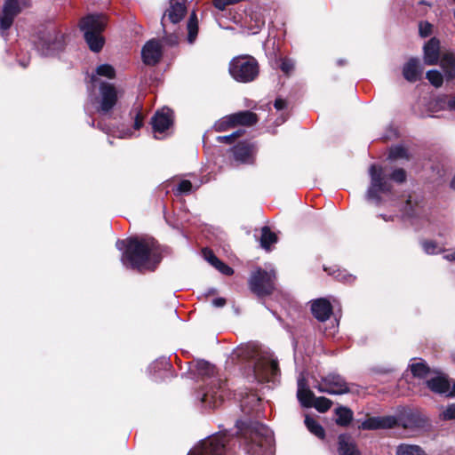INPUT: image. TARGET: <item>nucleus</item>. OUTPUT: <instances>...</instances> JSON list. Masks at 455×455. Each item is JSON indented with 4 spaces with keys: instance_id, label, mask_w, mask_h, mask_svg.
<instances>
[{
    "instance_id": "48",
    "label": "nucleus",
    "mask_w": 455,
    "mask_h": 455,
    "mask_svg": "<svg viewBox=\"0 0 455 455\" xmlns=\"http://www.w3.org/2000/svg\"><path fill=\"white\" fill-rule=\"evenodd\" d=\"M192 183L189 180H181L178 185L179 193H189L192 190Z\"/></svg>"
},
{
    "instance_id": "30",
    "label": "nucleus",
    "mask_w": 455,
    "mask_h": 455,
    "mask_svg": "<svg viewBox=\"0 0 455 455\" xmlns=\"http://www.w3.org/2000/svg\"><path fill=\"white\" fill-rule=\"evenodd\" d=\"M305 425L307 429L315 436L323 439L324 437V430L323 427L314 419L309 416L305 418Z\"/></svg>"
},
{
    "instance_id": "31",
    "label": "nucleus",
    "mask_w": 455,
    "mask_h": 455,
    "mask_svg": "<svg viewBox=\"0 0 455 455\" xmlns=\"http://www.w3.org/2000/svg\"><path fill=\"white\" fill-rule=\"evenodd\" d=\"M410 367L412 375L419 379H425L430 373V369L423 362L411 363Z\"/></svg>"
},
{
    "instance_id": "43",
    "label": "nucleus",
    "mask_w": 455,
    "mask_h": 455,
    "mask_svg": "<svg viewBox=\"0 0 455 455\" xmlns=\"http://www.w3.org/2000/svg\"><path fill=\"white\" fill-rule=\"evenodd\" d=\"M197 367L199 371L205 375L212 374L214 371V367L205 361L199 362Z\"/></svg>"
},
{
    "instance_id": "46",
    "label": "nucleus",
    "mask_w": 455,
    "mask_h": 455,
    "mask_svg": "<svg viewBox=\"0 0 455 455\" xmlns=\"http://www.w3.org/2000/svg\"><path fill=\"white\" fill-rule=\"evenodd\" d=\"M203 253H204V259L212 265V266H215L217 263H219V259L214 255V253L210 251V250H207V249H204L203 251Z\"/></svg>"
},
{
    "instance_id": "24",
    "label": "nucleus",
    "mask_w": 455,
    "mask_h": 455,
    "mask_svg": "<svg viewBox=\"0 0 455 455\" xmlns=\"http://www.w3.org/2000/svg\"><path fill=\"white\" fill-rule=\"evenodd\" d=\"M393 418H370L362 423L363 429L389 428L395 424Z\"/></svg>"
},
{
    "instance_id": "29",
    "label": "nucleus",
    "mask_w": 455,
    "mask_h": 455,
    "mask_svg": "<svg viewBox=\"0 0 455 455\" xmlns=\"http://www.w3.org/2000/svg\"><path fill=\"white\" fill-rule=\"evenodd\" d=\"M336 423L339 426L346 427L351 422L353 412L347 407H339L336 409Z\"/></svg>"
},
{
    "instance_id": "8",
    "label": "nucleus",
    "mask_w": 455,
    "mask_h": 455,
    "mask_svg": "<svg viewBox=\"0 0 455 455\" xmlns=\"http://www.w3.org/2000/svg\"><path fill=\"white\" fill-rule=\"evenodd\" d=\"M275 272L274 269L269 271L258 268L252 272L249 286L253 293L259 297L270 295L275 288Z\"/></svg>"
},
{
    "instance_id": "14",
    "label": "nucleus",
    "mask_w": 455,
    "mask_h": 455,
    "mask_svg": "<svg viewBox=\"0 0 455 455\" xmlns=\"http://www.w3.org/2000/svg\"><path fill=\"white\" fill-rule=\"evenodd\" d=\"M172 111L168 108H163L156 111L151 120L152 127L155 132V138L160 139L157 133H163L172 124Z\"/></svg>"
},
{
    "instance_id": "61",
    "label": "nucleus",
    "mask_w": 455,
    "mask_h": 455,
    "mask_svg": "<svg viewBox=\"0 0 455 455\" xmlns=\"http://www.w3.org/2000/svg\"><path fill=\"white\" fill-rule=\"evenodd\" d=\"M99 129L104 130V129L100 126V124H99Z\"/></svg>"
},
{
    "instance_id": "10",
    "label": "nucleus",
    "mask_w": 455,
    "mask_h": 455,
    "mask_svg": "<svg viewBox=\"0 0 455 455\" xmlns=\"http://www.w3.org/2000/svg\"><path fill=\"white\" fill-rule=\"evenodd\" d=\"M321 393L329 395H343L350 392L348 384L344 378L339 374H329L315 386Z\"/></svg>"
},
{
    "instance_id": "15",
    "label": "nucleus",
    "mask_w": 455,
    "mask_h": 455,
    "mask_svg": "<svg viewBox=\"0 0 455 455\" xmlns=\"http://www.w3.org/2000/svg\"><path fill=\"white\" fill-rule=\"evenodd\" d=\"M187 12L186 0H171L170 7L164 12L162 18V25L164 28L166 21L176 24L179 23Z\"/></svg>"
},
{
    "instance_id": "21",
    "label": "nucleus",
    "mask_w": 455,
    "mask_h": 455,
    "mask_svg": "<svg viewBox=\"0 0 455 455\" xmlns=\"http://www.w3.org/2000/svg\"><path fill=\"white\" fill-rule=\"evenodd\" d=\"M297 397L303 407H312L315 400L314 393L307 387L305 378L301 375L298 379Z\"/></svg>"
},
{
    "instance_id": "39",
    "label": "nucleus",
    "mask_w": 455,
    "mask_h": 455,
    "mask_svg": "<svg viewBox=\"0 0 455 455\" xmlns=\"http://www.w3.org/2000/svg\"><path fill=\"white\" fill-rule=\"evenodd\" d=\"M243 133V130L239 129L230 135L217 137V140L220 142L231 144L235 141V140H236L238 137H240Z\"/></svg>"
},
{
    "instance_id": "32",
    "label": "nucleus",
    "mask_w": 455,
    "mask_h": 455,
    "mask_svg": "<svg viewBox=\"0 0 455 455\" xmlns=\"http://www.w3.org/2000/svg\"><path fill=\"white\" fill-rule=\"evenodd\" d=\"M188 40L190 44H192L196 40L197 32H198L197 18H196V14L195 12H193L189 17V20L188 22Z\"/></svg>"
},
{
    "instance_id": "18",
    "label": "nucleus",
    "mask_w": 455,
    "mask_h": 455,
    "mask_svg": "<svg viewBox=\"0 0 455 455\" xmlns=\"http://www.w3.org/2000/svg\"><path fill=\"white\" fill-rule=\"evenodd\" d=\"M427 385L435 393L455 396V383L451 387L450 381L444 376L432 378L427 381Z\"/></svg>"
},
{
    "instance_id": "56",
    "label": "nucleus",
    "mask_w": 455,
    "mask_h": 455,
    "mask_svg": "<svg viewBox=\"0 0 455 455\" xmlns=\"http://www.w3.org/2000/svg\"><path fill=\"white\" fill-rule=\"evenodd\" d=\"M448 107L451 108V109H453L455 110V97L451 99L449 101H448Z\"/></svg>"
},
{
    "instance_id": "45",
    "label": "nucleus",
    "mask_w": 455,
    "mask_h": 455,
    "mask_svg": "<svg viewBox=\"0 0 455 455\" xmlns=\"http://www.w3.org/2000/svg\"><path fill=\"white\" fill-rule=\"evenodd\" d=\"M442 417L443 419H455V403L449 405L443 412Z\"/></svg>"
},
{
    "instance_id": "51",
    "label": "nucleus",
    "mask_w": 455,
    "mask_h": 455,
    "mask_svg": "<svg viewBox=\"0 0 455 455\" xmlns=\"http://www.w3.org/2000/svg\"><path fill=\"white\" fill-rule=\"evenodd\" d=\"M274 106L277 110H282L286 107V102L283 99H276Z\"/></svg>"
},
{
    "instance_id": "3",
    "label": "nucleus",
    "mask_w": 455,
    "mask_h": 455,
    "mask_svg": "<svg viewBox=\"0 0 455 455\" xmlns=\"http://www.w3.org/2000/svg\"><path fill=\"white\" fill-rule=\"evenodd\" d=\"M237 355L253 358L252 377L258 382L273 381L279 373L277 361L268 351L247 346L244 348H240L237 351Z\"/></svg>"
},
{
    "instance_id": "26",
    "label": "nucleus",
    "mask_w": 455,
    "mask_h": 455,
    "mask_svg": "<svg viewBox=\"0 0 455 455\" xmlns=\"http://www.w3.org/2000/svg\"><path fill=\"white\" fill-rule=\"evenodd\" d=\"M234 124L252 125L257 123V116L251 111H242L231 115Z\"/></svg>"
},
{
    "instance_id": "37",
    "label": "nucleus",
    "mask_w": 455,
    "mask_h": 455,
    "mask_svg": "<svg viewBox=\"0 0 455 455\" xmlns=\"http://www.w3.org/2000/svg\"><path fill=\"white\" fill-rule=\"evenodd\" d=\"M279 68L283 73L289 76L291 75L295 68V62L289 58H281L279 60Z\"/></svg>"
},
{
    "instance_id": "23",
    "label": "nucleus",
    "mask_w": 455,
    "mask_h": 455,
    "mask_svg": "<svg viewBox=\"0 0 455 455\" xmlns=\"http://www.w3.org/2000/svg\"><path fill=\"white\" fill-rule=\"evenodd\" d=\"M445 76L449 79L455 78V54L452 52H443L438 60Z\"/></svg>"
},
{
    "instance_id": "47",
    "label": "nucleus",
    "mask_w": 455,
    "mask_h": 455,
    "mask_svg": "<svg viewBox=\"0 0 455 455\" xmlns=\"http://www.w3.org/2000/svg\"><path fill=\"white\" fill-rule=\"evenodd\" d=\"M214 267L226 275H231L234 273L233 269L230 267H228L220 260H219V263H217L214 266Z\"/></svg>"
},
{
    "instance_id": "9",
    "label": "nucleus",
    "mask_w": 455,
    "mask_h": 455,
    "mask_svg": "<svg viewBox=\"0 0 455 455\" xmlns=\"http://www.w3.org/2000/svg\"><path fill=\"white\" fill-rule=\"evenodd\" d=\"M228 436L225 434L214 435L201 441L188 455H225Z\"/></svg>"
},
{
    "instance_id": "52",
    "label": "nucleus",
    "mask_w": 455,
    "mask_h": 455,
    "mask_svg": "<svg viewBox=\"0 0 455 455\" xmlns=\"http://www.w3.org/2000/svg\"><path fill=\"white\" fill-rule=\"evenodd\" d=\"M143 124L142 116L140 113L136 114V118L134 122V130H139Z\"/></svg>"
},
{
    "instance_id": "58",
    "label": "nucleus",
    "mask_w": 455,
    "mask_h": 455,
    "mask_svg": "<svg viewBox=\"0 0 455 455\" xmlns=\"http://www.w3.org/2000/svg\"><path fill=\"white\" fill-rule=\"evenodd\" d=\"M177 43H178L177 36H172L171 39H170V44H176Z\"/></svg>"
},
{
    "instance_id": "16",
    "label": "nucleus",
    "mask_w": 455,
    "mask_h": 455,
    "mask_svg": "<svg viewBox=\"0 0 455 455\" xmlns=\"http://www.w3.org/2000/svg\"><path fill=\"white\" fill-rule=\"evenodd\" d=\"M232 151L236 162L241 164H252L257 149L253 143L244 141L235 146Z\"/></svg>"
},
{
    "instance_id": "27",
    "label": "nucleus",
    "mask_w": 455,
    "mask_h": 455,
    "mask_svg": "<svg viewBox=\"0 0 455 455\" xmlns=\"http://www.w3.org/2000/svg\"><path fill=\"white\" fill-rule=\"evenodd\" d=\"M396 455H427L426 451L416 444L401 443L396 447Z\"/></svg>"
},
{
    "instance_id": "13",
    "label": "nucleus",
    "mask_w": 455,
    "mask_h": 455,
    "mask_svg": "<svg viewBox=\"0 0 455 455\" xmlns=\"http://www.w3.org/2000/svg\"><path fill=\"white\" fill-rule=\"evenodd\" d=\"M20 5L19 0H7L3 7L0 16V34L6 36L7 30L12 27L14 18L20 13Z\"/></svg>"
},
{
    "instance_id": "54",
    "label": "nucleus",
    "mask_w": 455,
    "mask_h": 455,
    "mask_svg": "<svg viewBox=\"0 0 455 455\" xmlns=\"http://www.w3.org/2000/svg\"><path fill=\"white\" fill-rule=\"evenodd\" d=\"M264 20L259 19L256 22V29H252L251 33L256 34L264 26Z\"/></svg>"
},
{
    "instance_id": "11",
    "label": "nucleus",
    "mask_w": 455,
    "mask_h": 455,
    "mask_svg": "<svg viewBox=\"0 0 455 455\" xmlns=\"http://www.w3.org/2000/svg\"><path fill=\"white\" fill-rule=\"evenodd\" d=\"M225 388L220 380H213L204 391L202 403L209 408L219 407L224 399Z\"/></svg>"
},
{
    "instance_id": "36",
    "label": "nucleus",
    "mask_w": 455,
    "mask_h": 455,
    "mask_svg": "<svg viewBox=\"0 0 455 455\" xmlns=\"http://www.w3.org/2000/svg\"><path fill=\"white\" fill-rule=\"evenodd\" d=\"M233 126H235V124L232 120V116L230 115V116H227L221 118L220 120H219L218 122H216L214 124V129L216 132H224L227 129L233 127Z\"/></svg>"
},
{
    "instance_id": "38",
    "label": "nucleus",
    "mask_w": 455,
    "mask_h": 455,
    "mask_svg": "<svg viewBox=\"0 0 455 455\" xmlns=\"http://www.w3.org/2000/svg\"><path fill=\"white\" fill-rule=\"evenodd\" d=\"M389 158L393 160L408 158L407 150L403 146H396L390 149Z\"/></svg>"
},
{
    "instance_id": "57",
    "label": "nucleus",
    "mask_w": 455,
    "mask_h": 455,
    "mask_svg": "<svg viewBox=\"0 0 455 455\" xmlns=\"http://www.w3.org/2000/svg\"><path fill=\"white\" fill-rule=\"evenodd\" d=\"M156 363H160V364L164 365V367L169 366V363L167 362V360L165 358H163L160 362H156Z\"/></svg>"
},
{
    "instance_id": "28",
    "label": "nucleus",
    "mask_w": 455,
    "mask_h": 455,
    "mask_svg": "<svg viewBox=\"0 0 455 455\" xmlns=\"http://www.w3.org/2000/svg\"><path fill=\"white\" fill-rule=\"evenodd\" d=\"M277 242L276 235L272 232L268 227H263L261 229L260 245L263 249L269 251L270 245Z\"/></svg>"
},
{
    "instance_id": "4",
    "label": "nucleus",
    "mask_w": 455,
    "mask_h": 455,
    "mask_svg": "<svg viewBox=\"0 0 455 455\" xmlns=\"http://www.w3.org/2000/svg\"><path fill=\"white\" fill-rule=\"evenodd\" d=\"M107 26V18L103 14H89L84 17L79 27L89 48L95 52H100L104 45L102 32Z\"/></svg>"
},
{
    "instance_id": "33",
    "label": "nucleus",
    "mask_w": 455,
    "mask_h": 455,
    "mask_svg": "<svg viewBox=\"0 0 455 455\" xmlns=\"http://www.w3.org/2000/svg\"><path fill=\"white\" fill-rule=\"evenodd\" d=\"M96 75L112 79L116 76V70L109 64H102L96 68Z\"/></svg>"
},
{
    "instance_id": "41",
    "label": "nucleus",
    "mask_w": 455,
    "mask_h": 455,
    "mask_svg": "<svg viewBox=\"0 0 455 455\" xmlns=\"http://www.w3.org/2000/svg\"><path fill=\"white\" fill-rule=\"evenodd\" d=\"M419 35L427 37L432 33V25L427 21H422L419 25Z\"/></svg>"
},
{
    "instance_id": "22",
    "label": "nucleus",
    "mask_w": 455,
    "mask_h": 455,
    "mask_svg": "<svg viewBox=\"0 0 455 455\" xmlns=\"http://www.w3.org/2000/svg\"><path fill=\"white\" fill-rule=\"evenodd\" d=\"M422 74V68L420 67L419 60L411 58L403 66V75L404 78L409 82H416L419 80Z\"/></svg>"
},
{
    "instance_id": "20",
    "label": "nucleus",
    "mask_w": 455,
    "mask_h": 455,
    "mask_svg": "<svg viewBox=\"0 0 455 455\" xmlns=\"http://www.w3.org/2000/svg\"><path fill=\"white\" fill-rule=\"evenodd\" d=\"M311 311L317 320L324 322L331 315L332 307L326 299H318L312 301Z\"/></svg>"
},
{
    "instance_id": "50",
    "label": "nucleus",
    "mask_w": 455,
    "mask_h": 455,
    "mask_svg": "<svg viewBox=\"0 0 455 455\" xmlns=\"http://www.w3.org/2000/svg\"><path fill=\"white\" fill-rule=\"evenodd\" d=\"M113 135L118 138H128L132 136V132L131 131H115L113 132Z\"/></svg>"
},
{
    "instance_id": "5",
    "label": "nucleus",
    "mask_w": 455,
    "mask_h": 455,
    "mask_svg": "<svg viewBox=\"0 0 455 455\" xmlns=\"http://www.w3.org/2000/svg\"><path fill=\"white\" fill-rule=\"evenodd\" d=\"M229 74L239 83L254 81L259 73L257 60L251 55H239L234 57L229 62Z\"/></svg>"
},
{
    "instance_id": "25",
    "label": "nucleus",
    "mask_w": 455,
    "mask_h": 455,
    "mask_svg": "<svg viewBox=\"0 0 455 455\" xmlns=\"http://www.w3.org/2000/svg\"><path fill=\"white\" fill-rule=\"evenodd\" d=\"M339 455H360L355 444L351 438L346 435L339 436Z\"/></svg>"
},
{
    "instance_id": "42",
    "label": "nucleus",
    "mask_w": 455,
    "mask_h": 455,
    "mask_svg": "<svg viewBox=\"0 0 455 455\" xmlns=\"http://www.w3.org/2000/svg\"><path fill=\"white\" fill-rule=\"evenodd\" d=\"M242 1L243 0H213V4L217 9L223 11L228 5L235 4Z\"/></svg>"
},
{
    "instance_id": "6",
    "label": "nucleus",
    "mask_w": 455,
    "mask_h": 455,
    "mask_svg": "<svg viewBox=\"0 0 455 455\" xmlns=\"http://www.w3.org/2000/svg\"><path fill=\"white\" fill-rule=\"evenodd\" d=\"M33 44L41 55L49 56L64 48L65 36L55 28H44L34 36Z\"/></svg>"
},
{
    "instance_id": "59",
    "label": "nucleus",
    "mask_w": 455,
    "mask_h": 455,
    "mask_svg": "<svg viewBox=\"0 0 455 455\" xmlns=\"http://www.w3.org/2000/svg\"><path fill=\"white\" fill-rule=\"evenodd\" d=\"M451 187L455 189V178L451 180Z\"/></svg>"
},
{
    "instance_id": "35",
    "label": "nucleus",
    "mask_w": 455,
    "mask_h": 455,
    "mask_svg": "<svg viewBox=\"0 0 455 455\" xmlns=\"http://www.w3.org/2000/svg\"><path fill=\"white\" fill-rule=\"evenodd\" d=\"M426 77L435 87H440L443 84V78L438 70L427 71Z\"/></svg>"
},
{
    "instance_id": "19",
    "label": "nucleus",
    "mask_w": 455,
    "mask_h": 455,
    "mask_svg": "<svg viewBox=\"0 0 455 455\" xmlns=\"http://www.w3.org/2000/svg\"><path fill=\"white\" fill-rule=\"evenodd\" d=\"M441 55L440 41L435 37H432L424 45V61L427 65H435L438 63Z\"/></svg>"
},
{
    "instance_id": "53",
    "label": "nucleus",
    "mask_w": 455,
    "mask_h": 455,
    "mask_svg": "<svg viewBox=\"0 0 455 455\" xmlns=\"http://www.w3.org/2000/svg\"><path fill=\"white\" fill-rule=\"evenodd\" d=\"M226 304V299L223 298H217L212 300V305L216 307H221Z\"/></svg>"
},
{
    "instance_id": "55",
    "label": "nucleus",
    "mask_w": 455,
    "mask_h": 455,
    "mask_svg": "<svg viewBox=\"0 0 455 455\" xmlns=\"http://www.w3.org/2000/svg\"><path fill=\"white\" fill-rule=\"evenodd\" d=\"M443 258L448 260H455V251L453 252H449L445 254Z\"/></svg>"
},
{
    "instance_id": "2",
    "label": "nucleus",
    "mask_w": 455,
    "mask_h": 455,
    "mask_svg": "<svg viewBox=\"0 0 455 455\" xmlns=\"http://www.w3.org/2000/svg\"><path fill=\"white\" fill-rule=\"evenodd\" d=\"M242 438L247 455H274V435L267 426L252 423L245 427Z\"/></svg>"
},
{
    "instance_id": "1",
    "label": "nucleus",
    "mask_w": 455,
    "mask_h": 455,
    "mask_svg": "<svg viewBox=\"0 0 455 455\" xmlns=\"http://www.w3.org/2000/svg\"><path fill=\"white\" fill-rule=\"evenodd\" d=\"M116 246L124 251L121 260L126 267L138 271H153L161 261L157 243L152 238L117 240Z\"/></svg>"
},
{
    "instance_id": "40",
    "label": "nucleus",
    "mask_w": 455,
    "mask_h": 455,
    "mask_svg": "<svg viewBox=\"0 0 455 455\" xmlns=\"http://www.w3.org/2000/svg\"><path fill=\"white\" fill-rule=\"evenodd\" d=\"M422 247L427 254H435L441 251L435 243L429 241L423 242Z\"/></svg>"
},
{
    "instance_id": "49",
    "label": "nucleus",
    "mask_w": 455,
    "mask_h": 455,
    "mask_svg": "<svg viewBox=\"0 0 455 455\" xmlns=\"http://www.w3.org/2000/svg\"><path fill=\"white\" fill-rule=\"evenodd\" d=\"M337 277L345 283H352L355 280V277L352 275L339 273Z\"/></svg>"
},
{
    "instance_id": "60",
    "label": "nucleus",
    "mask_w": 455,
    "mask_h": 455,
    "mask_svg": "<svg viewBox=\"0 0 455 455\" xmlns=\"http://www.w3.org/2000/svg\"><path fill=\"white\" fill-rule=\"evenodd\" d=\"M92 83H96V82H97V78H96V76H92Z\"/></svg>"
},
{
    "instance_id": "12",
    "label": "nucleus",
    "mask_w": 455,
    "mask_h": 455,
    "mask_svg": "<svg viewBox=\"0 0 455 455\" xmlns=\"http://www.w3.org/2000/svg\"><path fill=\"white\" fill-rule=\"evenodd\" d=\"M100 94V100L98 111L103 114L108 113L117 102L118 92L113 84L101 83Z\"/></svg>"
},
{
    "instance_id": "7",
    "label": "nucleus",
    "mask_w": 455,
    "mask_h": 455,
    "mask_svg": "<svg viewBox=\"0 0 455 455\" xmlns=\"http://www.w3.org/2000/svg\"><path fill=\"white\" fill-rule=\"evenodd\" d=\"M371 184L366 192V199L377 205L381 204L380 194H387L392 190V185L387 180L384 169L380 165L371 164L369 168Z\"/></svg>"
},
{
    "instance_id": "17",
    "label": "nucleus",
    "mask_w": 455,
    "mask_h": 455,
    "mask_svg": "<svg viewBox=\"0 0 455 455\" xmlns=\"http://www.w3.org/2000/svg\"><path fill=\"white\" fill-rule=\"evenodd\" d=\"M141 56L147 65H156L162 57V47L158 41L149 40L142 48Z\"/></svg>"
},
{
    "instance_id": "34",
    "label": "nucleus",
    "mask_w": 455,
    "mask_h": 455,
    "mask_svg": "<svg viewBox=\"0 0 455 455\" xmlns=\"http://www.w3.org/2000/svg\"><path fill=\"white\" fill-rule=\"evenodd\" d=\"M331 406V401L325 397H315L312 407H315L320 412L327 411Z\"/></svg>"
},
{
    "instance_id": "44",
    "label": "nucleus",
    "mask_w": 455,
    "mask_h": 455,
    "mask_svg": "<svg viewBox=\"0 0 455 455\" xmlns=\"http://www.w3.org/2000/svg\"><path fill=\"white\" fill-rule=\"evenodd\" d=\"M391 179L396 182L402 183L406 180V173L403 169H396L392 172Z\"/></svg>"
}]
</instances>
